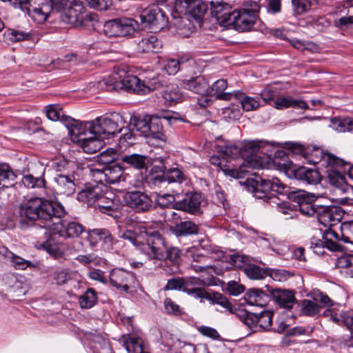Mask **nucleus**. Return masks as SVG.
<instances>
[{
  "mask_svg": "<svg viewBox=\"0 0 353 353\" xmlns=\"http://www.w3.org/2000/svg\"><path fill=\"white\" fill-rule=\"evenodd\" d=\"M344 211L339 206L335 205H320L317 211L319 221L328 229H333L332 227L339 223L343 219Z\"/></svg>",
  "mask_w": 353,
  "mask_h": 353,
  "instance_id": "obj_13",
  "label": "nucleus"
},
{
  "mask_svg": "<svg viewBox=\"0 0 353 353\" xmlns=\"http://www.w3.org/2000/svg\"><path fill=\"white\" fill-rule=\"evenodd\" d=\"M272 296L280 307L287 310L292 308L296 303L294 294L290 290L276 289L272 292Z\"/></svg>",
  "mask_w": 353,
  "mask_h": 353,
  "instance_id": "obj_30",
  "label": "nucleus"
},
{
  "mask_svg": "<svg viewBox=\"0 0 353 353\" xmlns=\"http://www.w3.org/2000/svg\"><path fill=\"white\" fill-rule=\"evenodd\" d=\"M149 184L151 188L160 190L166 188L167 185L169 183L165 174L162 172L160 175L152 176L149 181Z\"/></svg>",
  "mask_w": 353,
  "mask_h": 353,
  "instance_id": "obj_60",
  "label": "nucleus"
},
{
  "mask_svg": "<svg viewBox=\"0 0 353 353\" xmlns=\"http://www.w3.org/2000/svg\"><path fill=\"white\" fill-rule=\"evenodd\" d=\"M210 5L212 15L216 18L217 22L221 26H228L233 14L231 6L227 3L218 1H212Z\"/></svg>",
  "mask_w": 353,
  "mask_h": 353,
  "instance_id": "obj_22",
  "label": "nucleus"
},
{
  "mask_svg": "<svg viewBox=\"0 0 353 353\" xmlns=\"http://www.w3.org/2000/svg\"><path fill=\"white\" fill-rule=\"evenodd\" d=\"M5 35L8 39L12 42L28 41L32 38L30 33L16 29L8 30Z\"/></svg>",
  "mask_w": 353,
  "mask_h": 353,
  "instance_id": "obj_54",
  "label": "nucleus"
},
{
  "mask_svg": "<svg viewBox=\"0 0 353 353\" xmlns=\"http://www.w3.org/2000/svg\"><path fill=\"white\" fill-rule=\"evenodd\" d=\"M185 89L190 90L198 94H207L208 82L203 76H198L183 81Z\"/></svg>",
  "mask_w": 353,
  "mask_h": 353,
  "instance_id": "obj_32",
  "label": "nucleus"
},
{
  "mask_svg": "<svg viewBox=\"0 0 353 353\" xmlns=\"http://www.w3.org/2000/svg\"><path fill=\"white\" fill-rule=\"evenodd\" d=\"M174 201L175 197L172 194L155 192V202L162 208H169L171 205L174 208Z\"/></svg>",
  "mask_w": 353,
  "mask_h": 353,
  "instance_id": "obj_52",
  "label": "nucleus"
},
{
  "mask_svg": "<svg viewBox=\"0 0 353 353\" xmlns=\"http://www.w3.org/2000/svg\"><path fill=\"white\" fill-rule=\"evenodd\" d=\"M274 103V107L277 110H284L289 108L303 110L309 108L307 104L303 100L295 99L290 97H278Z\"/></svg>",
  "mask_w": 353,
  "mask_h": 353,
  "instance_id": "obj_33",
  "label": "nucleus"
},
{
  "mask_svg": "<svg viewBox=\"0 0 353 353\" xmlns=\"http://www.w3.org/2000/svg\"><path fill=\"white\" fill-rule=\"evenodd\" d=\"M121 238L130 242L148 259H168L175 264L181 261V250L177 247H168L165 239L159 232H148L144 226H140L125 231Z\"/></svg>",
  "mask_w": 353,
  "mask_h": 353,
  "instance_id": "obj_1",
  "label": "nucleus"
},
{
  "mask_svg": "<svg viewBox=\"0 0 353 353\" xmlns=\"http://www.w3.org/2000/svg\"><path fill=\"white\" fill-rule=\"evenodd\" d=\"M124 201L127 206L137 212H148L152 208V200L145 192L141 191H128L124 195Z\"/></svg>",
  "mask_w": 353,
  "mask_h": 353,
  "instance_id": "obj_15",
  "label": "nucleus"
},
{
  "mask_svg": "<svg viewBox=\"0 0 353 353\" xmlns=\"http://www.w3.org/2000/svg\"><path fill=\"white\" fill-rule=\"evenodd\" d=\"M190 8V16L199 19L206 13L208 6L202 0H191Z\"/></svg>",
  "mask_w": 353,
  "mask_h": 353,
  "instance_id": "obj_46",
  "label": "nucleus"
},
{
  "mask_svg": "<svg viewBox=\"0 0 353 353\" xmlns=\"http://www.w3.org/2000/svg\"><path fill=\"white\" fill-rule=\"evenodd\" d=\"M65 216H61V228L59 230H51L54 232L61 233V235H63V233H65V235L68 238H77L80 236V235L85 231V227L76 221H70L66 222L63 220V217Z\"/></svg>",
  "mask_w": 353,
  "mask_h": 353,
  "instance_id": "obj_25",
  "label": "nucleus"
},
{
  "mask_svg": "<svg viewBox=\"0 0 353 353\" xmlns=\"http://www.w3.org/2000/svg\"><path fill=\"white\" fill-rule=\"evenodd\" d=\"M97 301V295L94 289L88 288L87 291L79 297V304L82 308L92 307Z\"/></svg>",
  "mask_w": 353,
  "mask_h": 353,
  "instance_id": "obj_48",
  "label": "nucleus"
},
{
  "mask_svg": "<svg viewBox=\"0 0 353 353\" xmlns=\"http://www.w3.org/2000/svg\"><path fill=\"white\" fill-rule=\"evenodd\" d=\"M294 174L296 179L312 185L317 184L321 179L320 172L317 170L304 166L295 169Z\"/></svg>",
  "mask_w": 353,
  "mask_h": 353,
  "instance_id": "obj_28",
  "label": "nucleus"
},
{
  "mask_svg": "<svg viewBox=\"0 0 353 353\" xmlns=\"http://www.w3.org/2000/svg\"><path fill=\"white\" fill-rule=\"evenodd\" d=\"M165 103L168 105H173L183 100V95L177 86L174 85H168L162 93Z\"/></svg>",
  "mask_w": 353,
  "mask_h": 353,
  "instance_id": "obj_40",
  "label": "nucleus"
},
{
  "mask_svg": "<svg viewBox=\"0 0 353 353\" xmlns=\"http://www.w3.org/2000/svg\"><path fill=\"white\" fill-rule=\"evenodd\" d=\"M163 305L166 313L168 314L180 316L185 313L183 309L171 298H165L163 301Z\"/></svg>",
  "mask_w": 353,
  "mask_h": 353,
  "instance_id": "obj_56",
  "label": "nucleus"
},
{
  "mask_svg": "<svg viewBox=\"0 0 353 353\" xmlns=\"http://www.w3.org/2000/svg\"><path fill=\"white\" fill-rule=\"evenodd\" d=\"M270 276L274 281L283 282L293 276V274L285 270L281 269H268V274Z\"/></svg>",
  "mask_w": 353,
  "mask_h": 353,
  "instance_id": "obj_61",
  "label": "nucleus"
},
{
  "mask_svg": "<svg viewBox=\"0 0 353 353\" xmlns=\"http://www.w3.org/2000/svg\"><path fill=\"white\" fill-rule=\"evenodd\" d=\"M56 191L58 194L72 195L75 191V184L72 176L57 174L54 177Z\"/></svg>",
  "mask_w": 353,
  "mask_h": 353,
  "instance_id": "obj_29",
  "label": "nucleus"
},
{
  "mask_svg": "<svg viewBox=\"0 0 353 353\" xmlns=\"http://www.w3.org/2000/svg\"><path fill=\"white\" fill-rule=\"evenodd\" d=\"M259 10V6L255 4L251 11L248 9H244L242 12L234 10L228 26H234L240 32L249 30L255 23L256 13Z\"/></svg>",
  "mask_w": 353,
  "mask_h": 353,
  "instance_id": "obj_12",
  "label": "nucleus"
},
{
  "mask_svg": "<svg viewBox=\"0 0 353 353\" xmlns=\"http://www.w3.org/2000/svg\"><path fill=\"white\" fill-rule=\"evenodd\" d=\"M153 163L157 167L161 172H163L168 183H181L185 180V176L183 171L178 167L167 168L168 165V157L160 156L153 159Z\"/></svg>",
  "mask_w": 353,
  "mask_h": 353,
  "instance_id": "obj_19",
  "label": "nucleus"
},
{
  "mask_svg": "<svg viewBox=\"0 0 353 353\" xmlns=\"http://www.w3.org/2000/svg\"><path fill=\"white\" fill-rule=\"evenodd\" d=\"M93 121L94 134L104 139L120 132L125 124L123 116L117 112L97 117Z\"/></svg>",
  "mask_w": 353,
  "mask_h": 353,
  "instance_id": "obj_8",
  "label": "nucleus"
},
{
  "mask_svg": "<svg viewBox=\"0 0 353 353\" xmlns=\"http://www.w3.org/2000/svg\"><path fill=\"white\" fill-rule=\"evenodd\" d=\"M90 172L95 181L101 183H119L125 190L130 189L132 185V177L124 174L122 168L117 163L101 168H92Z\"/></svg>",
  "mask_w": 353,
  "mask_h": 353,
  "instance_id": "obj_6",
  "label": "nucleus"
},
{
  "mask_svg": "<svg viewBox=\"0 0 353 353\" xmlns=\"http://www.w3.org/2000/svg\"><path fill=\"white\" fill-rule=\"evenodd\" d=\"M139 28L138 23L132 18H117L104 23L102 33L109 37L132 35Z\"/></svg>",
  "mask_w": 353,
  "mask_h": 353,
  "instance_id": "obj_10",
  "label": "nucleus"
},
{
  "mask_svg": "<svg viewBox=\"0 0 353 353\" xmlns=\"http://www.w3.org/2000/svg\"><path fill=\"white\" fill-rule=\"evenodd\" d=\"M121 87V83L113 76L104 77L97 82V88L107 91L116 90Z\"/></svg>",
  "mask_w": 353,
  "mask_h": 353,
  "instance_id": "obj_51",
  "label": "nucleus"
},
{
  "mask_svg": "<svg viewBox=\"0 0 353 353\" xmlns=\"http://www.w3.org/2000/svg\"><path fill=\"white\" fill-rule=\"evenodd\" d=\"M234 98L239 101L243 110L246 112L254 111L261 105L259 97L248 96L240 91L234 92Z\"/></svg>",
  "mask_w": 353,
  "mask_h": 353,
  "instance_id": "obj_36",
  "label": "nucleus"
},
{
  "mask_svg": "<svg viewBox=\"0 0 353 353\" xmlns=\"http://www.w3.org/2000/svg\"><path fill=\"white\" fill-rule=\"evenodd\" d=\"M23 185L28 188H41L45 186V179L42 177H34L32 174L23 176L22 179Z\"/></svg>",
  "mask_w": 353,
  "mask_h": 353,
  "instance_id": "obj_58",
  "label": "nucleus"
},
{
  "mask_svg": "<svg viewBox=\"0 0 353 353\" xmlns=\"http://www.w3.org/2000/svg\"><path fill=\"white\" fill-rule=\"evenodd\" d=\"M109 281L116 289L128 292L130 288L134 287L136 277L131 272L116 268L110 272Z\"/></svg>",
  "mask_w": 353,
  "mask_h": 353,
  "instance_id": "obj_14",
  "label": "nucleus"
},
{
  "mask_svg": "<svg viewBox=\"0 0 353 353\" xmlns=\"http://www.w3.org/2000/svg\"><path fill=\"white\" fill-rule=\"evenodd\" d=\"M202 202L203 198L200 193L188 192L182 200L175 202L174 209L198 215L202 213Z\"/></svg>",
  "mask_w": 353,
  "mask_h": 353,
  "instance_id": "obj_18",
  "label": "nucleus"
},
{
  "mask_svg": "<svg viewBox=\"0 0 353 353\" xmlns=\"http://www.w3.org/2000/svg\"><path fill=\"white\" fill-rule=\"evenodd\" d=\"M114 198L115 195L108 187V190L104 192L97 207H98L103 213L114 211L117 207V205L114 202Z\"/></svg>",
  "mask_w": 353,
  "mask_h": 353,
  "instance_id": "obj_39",
  "label": "nucleus"
},
{
  "mask_svg": "<svg viewBox=\"0 0 353 353\" xmlns=\"http://www.w3.org/2000/svg\"><path fill=\"white\" fill-rule=\"evenodd\" d=\"M247 183L252 186L256 199H263L272 207L284 209L286 206L285 203L281 202L280 199L273 193L282 194L286 188L277 178L270 180L259 177L256 179H248Z\"/></svg>",
  "mask_w": 353,
  "mask_h": 353,
  "instance_id": "obj_3",
  "label": "nucleus"
},
{
  "mask_svg": "<svg viewBox=\"0 0 353 353\" xmlns=\"http://www.w3.org/2000/svg\"><path fill=\"white\" fill-rule=\"evenodd\" d=\"M241 159L243 160L239 168H256L261 166V161L258 155L261 145L259 141H244L240 143Z\"/></svg>",
  "mask_w": 353,
  "mask_h": 353,
  "instance_id": "obj_11",
  "label": "nucleus"
},
{
  "mask_svg": "<svg viewBox=\"0 0 353 353\" xmlns=\"http://www.w3.org/2000/svg\"><path fill=\"white\" fill-rule=\"evenodd\" d=\"M191 0H176L172 16L174 19H179V22H176L177 26L180 25V21L184 22L189 20L190 8Z\"/></svg>",
  "mask_w": 353,
  "mask_h": 353,
  "instance_id": "obj_31",
  "label": "nucleus"
},
{
  "mask_svg": "<svg viewBox=\"0 0 353 353\" xmlns=\"http://www.w3.org/2000/svg\"><path fill=\"white\" fill-rule=\"evenodd\" d=\"M332 128L340 132L353 131V117L331 119Z\"/></svg>",
  "mask_w": 353,
  "mask_h": 353,
  "instance_id": "obj_45",
  "label": "nucleus"
},
{
  "mask_svg": "<svg viewBox=\"0 0 353 353\" xmlns=\"http://www.w3.org/2000/svg\"><path fill=\"white\" fill-rule=\"evenodd\" d=\"M185 254L187 258L191 259L193 261L197 263H204L208 260V258L201 252L200 248L198 246L187 248Z\"/></svg>",
  "mask_w": 353,
  "mask_h": 353,
  "instance_id": "obj_57",
  "label": "nucleus"
},
{
  "mask_svg": "<svg viewBox=\"0 0 353 353\" xmlns=\"http://www.w3.org/2000/svg\"><path fill=\"white\" fill-rule=\"evenodd\" d=\"M257 325L264 330L268 329L272 322L273 313L270 311H264L257 315Z\"/></svg>",
  "mask_w": 353,
  "mask_h": 353,
  "instance_id": "obj_63",
  "label": "nucleus"
},
{
  "mask_svg": "<svg viewBox=\"0 0 353 353\" xmlns=\"http://www.w3.org/2000/svg\"><path fill=\"white\" fill-rule=\"evenodd\" d=\"M42 247L54 259H65L67 246L63 243L56 242L53 239L45 241Z\"/></svg>",
  "mask_w": 353,
  "mask_h": 353,
  "instance_id": "obj_35",
  "label": "nucleus"
},
{
  "mask_svg": "<svg viewBox=\"0 0 353 353\" xmlns=\"http://www.w3.org/2000/svg\"><path fill=\"white\" fill-rule=\"evenodd\" d=\"M294 201L299 205V210L301 214L306 216H317V211L320 205L309 201V199L304 192H297L294 193Z\"/></svg>",
  "mask_w": 353,
  "mask_h": 353,
  "instance_id": "obj_27",
  "label": "nucleus"
},
{
  "mask_svg": "<svg viewBox=\"0 0 353 353\" xmlns=\"http://www.w3.org/2000/svg\"><path fill=\"white\" fill-rule=\"evenodd\" d=\"M68 121L67 124L68 129L72 136L78 138H83V135H94V121H80L70 118L66 119L65 121Z\"/></svg>",
  "mask_w": 353,
  "mask_h": 353,
  "instance_id": "obj_23",
  "label": "nucleus"
},
{
  "mask_svg": "<svg viewBox=\"0 0 353 353\" xmlns=\"http://www.w3.org/2000/svg\"><path fill=\"white\" fill-rule=\"evenodd\" d=\"M16 177V174L8 165H0V185L5 188L12 186Z\"/></svg>",
  "mask_w": 353,
  "mask_h": 353,
  "instance_id": "obj_42",
  "label": "nucleus"
},
{
  "mask_svg": "<svg viewBox=\"0 0 353 353\" xmlns=\"http://www.w3.org/2000/svg\"><path fill=\"white\" fill-rule=\"evenodd\" d=\"M141 22L148 28L162 29L168 23V17L158 7L144 10L141 16Z\"/></svg>",
  "mask_w": 353,
  "mask_h": 353,
  "instance_id": "obj_17",
  "label": "nucleus"
},
{
  "mask_svg": "<svg viewBox=\"0 0 353 353\" xmlns=\"http://www.w3.org/2000/svg\"><path fill=\"white\" fill-rule=\"evenodd\" d=\"M206 285L204 280L197 277H189L184 279V292L196 299H200L201 302L203 299L208 300L211 304H218L228 311L233 312L232 303L222 294L216 292H210L203 288Z\"/></svg>",
  "mask_w": 353,
  "mask_h": 353,
  "instance_id": "obj_5",
  "label": "nucleus"
},
{
  "mask_svg": "<svg viewBox=\"0 0 353 353\" xmlns=\"http://www.w3.org/2000/svg\"><path fill=\"white\" fill-rule=\"evenodd\" d=\"M96 17L95 14L86 11L82 0L70 1L66 9L60 15L64 23L76 27L89 26L90 22L95 20Z\"/></svg>",
  "mask_w": 353,
  "mask_h": 353,
  "instance_id": "obj_7",
  "label": "nucleus"
},
{
  "mask_svg": "<svg viewBox=\"0 0 353 353\" xmlns=\"http://www.w3.org/2000/svg\"><path fill=\"white\" fill-rule=\"evenodd\" d=\"M120 343L128 353H141L143 350V341L139 337L123 335L120 339Z\"/></svg>",
  "mask_w": 353,
  "mask_h": 353,
  "instance_id": "obj_37",
  "label": "nucleus"
},
{
  "mask_svg": "<svg viewBox=\"0 0 353 353\" xmlns=\"http://www.w3.org/2000/svg\"><path fill=\"white\" fill-rule=\"evenodd\" d=\"M210 162L218 168L225 174L235 179L243 178L248 172L242 168H236L228 162L225 157L213 155L210 158Z\"/></svg>",
  "mask_w": 353,
  "mask_h": 353,
  "instance_id": "obj_21",
  "label": "nucleus"
},
{
  "mask_svg": "<svg viewBox=\"0 0 353 353\" xmlns=\"http://www.w3.org/2000/svg\"><path fill=\"white\" fill-rule=\"evenodd\" d=\"M161 42L155 35H150L141 39L137 43V50L139 52H156L161 48Z\"/></svg>",
  "mask_w": 353,
  "mask_h": 353,
  "instance_id": "obj_38",
  "label": "nucleus"
},
{
  "mask_svg": "<svg viewBox=\"0 0 353 353\" xmlns=\"http://www.w3.org/2000/svg\"><path fill=\"white\" fill-rule=\"evenodd\" d=\"M120 83L126 90L139 94H145L151 90L150 86L134 75H127L121 81Z\"/></svg>",
  "mask_w": 353,
  "mask_h": 353,
  "instance_id": "obj_24",
  "label": "nucleus"
},
{
  "mask_svg": "<svg viewBox=\"0 0 353 353\" xmlns=\"http://www.w3.org/2000/svg\"><path fill=\"white\" fill-rule=\"evenodd\" d=\"M228 86L227 81L221 79L214 82L211 87H208L207 94L216 97L220 93L224 92Z\"/></svg>",
  "mask_w": 353,
  "mask_h": 353,
  "instance_id": "obj_62",
  "label": "nucleus"
},
{
  "mask_svg": "<svg viewBox=\"0 0 353 353\" xmlns=\"http://www.w3.org/2000/svg\"><path fill=\"white\" fill-rule=\"evenodd\" d=\"M292 151L294 153L296 154H300L303 155L305 159H307L310 162L312 163H317L319 160L321 158V154L322 152L319 150V149H316L314 152L317 154L319 153L320 154V157H316V159L312 158V154H310L309 152L307 151V150L304 148L303 145L297 144V143H293L292 145Z\"/></svg>",
  "mask_w": 353,
  "mask_h": 353,
  "instance_id": "obj_55",
  "label": "nucleus"
},
{
  "mask_svg": "<svg viewBox=\"0 0 353 353\" xmlns=\"http://www.w3.org/2000/svg\"><path fill=\"white\" fill-rule=\"evenodd\" d=\"M325 237L327 247L333 252L341 250L342 243L353 244V221L342 223L339 231L327 229Z\"/></svg>",
  "mask_w": 353,
  "mask_h": 353,
  "instance_id": "obj_9",
  "label": "nucleus"
},
{
  "mask_svg": "<svg viewBox=\"0 0 353 353\" xmlns=\"http://www.w3.org/2000/svg\"><path fill=\"white\" fill-rule=\"evenodd\" d=\"M116 159V152L114 150H106L101 152L97 157L98 163L93 168H101L103 165H110L114 163Z\"/></svg>",
  "mask_w": 353,
  "mask_h": 353,
  "instance_id": "obj_50",
  "label": "nucleus"
},
{
  "mask_svg": "<svg viewBox=\"0 0 353 353\" xmlns=\"http://www.w3.org/2000/svg\"><path fill=\"white\" fill-rule=\"evenodd\" d=\"M233 312L231 314H235L236 316L245 325H246L250 328H253L255 325H257V315L248 312L246 310H236L232 305ZM230 313V312L228 311Z\"/></svg>",
  "mask_w": 353,
  "mask_h": 353,
  "instance_id": "obj_44",
  "label": "nucleus"
},
{
  "mask_svg": "<svg viewBox=\"0 0 353 353\" xmlns=\"http://www.w3.org/2000/svg\"><path fill=\"white\" fill-rule=\"evenodd\" d=\"M321 310V306L312 300L304 299L301 303L302 313L306 316H312L317 314Z\"/></svg>",
  "mask_w": 353,
  "mask_h": 353,
  "instance_id": "obj_53",
  "label": "nucleus"
},
{
  "mask_svg": "<svg viewBox=\"0 0 353 353\" xmlns=\"http://www.w3.org/2000/svg\"><path fill=\"white\" fill-rule=\"evenodd\" d=\"M106 190H108V186L100 182H97L95 185L90 184L78 194L77 199L88 205L97 206L99 199Z\"/></svg>",
  "mask_w": 353,
  "mask_h": 353,
  "instance_id": "obj_20",
  "label": "nucleus"
},
{
  "mask_svg": "<svg viewBox=\"0 0 353 353\" xmlns=\"http://www.w3.org/2000/svg\"><path fill=\"white\" fill-rule=\"evenodd\" d=\"M324 158L330 165V168L327 170V180L330 184L337 188H343L346 184L345 178L341 170L334 168H343L345 165V162L332 154H327Z\"/></svg>",
  "mask_w": 353,
  "mask_h": 353,
  "instance_id": "obj_16",
  "label": "nucleus"
},
{
  "mask_svg": "<svg viewBox=\"0 0 353 353\" xmlns=\"http://www.w3.org/2000/svg\"><path fill=\"white\" fill-rule=\"evenodd\" d=\"M121 160L124 163L136 169H144L147 168L148 158L146 156L138 154H125L121 156Z\"/></svg>",
  "mask_w": 353,
  "mask_h": 353,
  "instance_id": "obj_41",
  "label": "nucleus"
},
{
  "mask_svg": "<svg viewBox=\"0 0 353 353\" xmlns=\"http://www.w3.org/2000/svg\"><path fill=\"white\" fill-rule=\"evenodd\" d=\"M23 10L37 23L45 21L51 12L63 13L69 3V0H17Z\"/></svg>",
  "mask_w": 353,
  "mask_h": 353,
  "instance_id": "obj_4",
  "label": "nucleus"
},
{
  "mask_svg": "<svg viewBox=\"0 0 353 353\" xmlns=\"http://www.w3.org/2000/svg\"><path fill=\"white\" fill-rule=\"evenodd\" d=\"M265 293L259 289H251L244 295V299L246 303L250 305L263 306L264 305V297Z\"/></svg>",
  "mask_w": 353,
  "mask_h": 353,
  "instance_id": "obj_43",
  "label": "nucleus"
},
{
  "mask_svg": "<svg viewBox=\"0 0 353 353\" xmlns=\"http://www.w3.org/2000/svg\"><path fill=\"white\" fill-rule=\"evenodd\" d=\"M47 117L51 121H59L63 117L61 108L57 105H50L46 108Z\"/></svg>",
  "mask_w": 353,
  "mask_h": 353,
  "instance_id": "obj_64",
  "label": "nucleus"
},
{
  "mask_svg": "<svg viewBox=\"0 0 353 353\" xmlns=\"http://www.w3.org/2000/svg\"><path fill=\"white\" fill-rule=\"evenodd\" d=\"M229 262L236 268L243 269L245 271L250 260L248 256L235 254L230 256Z\"/></svg>",
  "mask_w": 353,
  "mask_h": 353,
  "instance_id": "obj_59",
  "label": "nucleus"
},
{
  "mask_svg": "<svg viewBox=\"0 0 353 353\" xmlns=\"http://www.w3.org/2000/svg\"><path fill=\"white\" fill-rule=\"evenodd\" d=\"M102 139H104L95 135H90L84 138H79V142L85 152L92 154L102 148L104 144Z\"/></svg>",
  "mask_w": 353,
  "mask_h": 353,
  "instance_id": "obj_34",
  "label": "nucleus"
},
{
  "mask_svg": "<svg viewBox=\"0 0 353 353\" xmlns=\"http://www.w3.org/2000/svg\"><path fill=\"white\" fill-rule=\"evenodd\" d=\"M17 219L22 223L26 219L41 220L43 228L48 230L61 228V216L65 214L62 205L39 197L32 198L23 203L17 210Z\"/></svg>",
  "mask_w": 353,
  "mask_h": 353,
  "instance_id": "obj_2",
  "label": "nucleus"
},
{
  "mask_svg": "<svg viewBox=\"0 0 353 353\" xmlns=\"http://www.w3.org/2000/svg\"><path fill=\"white\" fill-rule=\"evenodd\" d=\"M170 231L177 237L188 236L197 234L199 226L190 220L180 221L170 227Z\"/></svg>",
  "mask_w": 353,
  "mask_h": 353,
  "instance_id": "obj_26",
  "label": "nucleus"
},
{
  "mask_svg": "<svg viewBox=\"0 0 353 353\" xmlns=\"http://www.w3.org/2000/svg\"><path fill=\"white\" fill-rule=\"evenodd\" d=\"M245 274L252 279H263L268 276V269L262 268L250 263L246 266Z\"/></svg>",
  "mask_w": 353,
  "mask_h": 353,
  "instance_id": "obj_47",
  "label": "nucleus"
},
{
  "mask_svg": "<svg viewBox=\"0 0 353 353\" xmlns=\"http://www.w3.org/2000/svg\"><path fill=\"white\" fill-rule=\"evenodd\" d=\"M219 151L221 154L232 159L241 157L240 143L219 145Z\"/></svg>",
  "mask_w": 353,
  "mask_h": 353,
  "instance_id": "obj_49",
  "label": "nucleus"
}]
</instances>
